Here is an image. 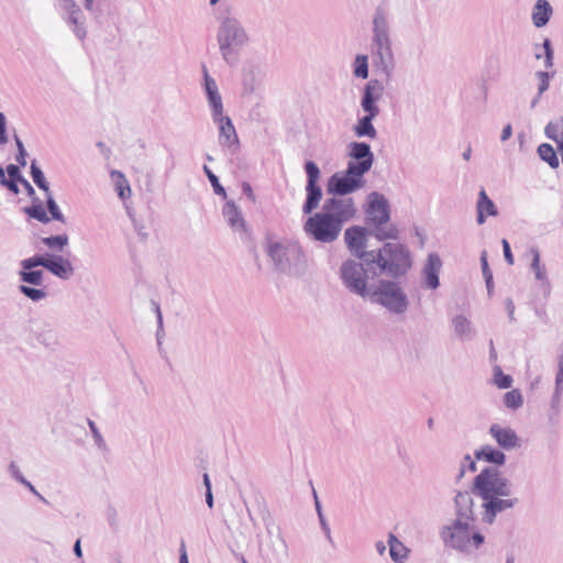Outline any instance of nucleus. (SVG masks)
<instances>
[{"label": "nucleus", "instance_id": "obj_1", "mask_svg": "<svg viewBox=\"0 0 563 563\" xmlns=\"http://www.w3.org/2000/svg\"><path fill=\"white\" fill-rule=\"evenodd\" d=\"M307 174L306 200L302 212L309 214L303 223L305 233L313 241L332 243L338 240L343 225L354 218L356 208L352 198H328L321 211L311 214L320 205L322 189L318 184L320 168L313 161L305 163Z\"/></svg>", "mask_w": 563, "mask_h": 563}, {"label": "nucleus", "instance_id": "obj_2", "mask_svg": "<svg viewBox=\"0 0 563 563\" xmlns=\"http://www.w3.org/2000/svg\"><path fill=\"white\" fill-rule=\"evenodd\" d=\"M472 494L483 500L482 521L493 525L497 515L512 509L519 498L512 496V484L496 466L484 467L473 481Z\"/></svg>", "mask_w": 563, "mask_h": 563}, {"label": "nucleus", "instance_id": "obj_3", "mask_svg": "<svg viewBox=\"0 0 563 563\" xmlns=\"http://www.w3.org/2000/svg\"><path fill=\"white\" fill-rule=\"evenodd\" d=\"M372 277L386 276L399 279L412 267V256L408 247L401 243L385 242L378 250L365 254Z\"/></svg>", "mask_w": 563, "mask_h": 563}, {"label": "nucleus", "instance_id": "obj_4", "mask_svg": "<svg viewBox=\"0 0 563 563\" xmlns=\"http://www.w3.org/2000/svg\"><path fill=\"white\" fill-rule=\"evenodd\" d=\"M266 253L278 273L298 278L307 271V256L298 242H269Z\"/></svg>", "mask_w": 563, "mask_h": 563}, {"label": "nucleus", "instance_id": "obj_5", "mask_svg": "<svg viewBox=\"0 0 563 563\" xmlns=\"http://www.w3.org/2000/svg\"><path fill=\"white\" fill-rule=\"evenodd\" d=\"M372 53L377 58V65L383 74L390 77L394 70V54L391 49L389 14L378 5L373 15Z\"/></svg>", "mask_w": 563, "mask_h": 563}, {"label": "nucleus", "instance_id": "obj_6", "mask_svg": "<svg viewBox=\"0 0 563 563\" xmlns=\"http://www.w3.org/2000/svg\"><path fill=\"white\" fill-rule=\"evenodd\" d=\"M249 40V34L239 19L224 16L220 20L217 42L221 56L229 66L238 64L240 52L247 45Z\"/></svg>", "mask_w": 563, "mask_h": 563}, {"label": "nucleus", "instance_id": "obj_7", "mask_svg": "<svg viewBox=\"0 0 563 563\" xmlns=\"http://www.w3.org/2000/svg\"><path fill=\"white\" fill-rule=\"evenodd\" d=\"M474 521L453 520L440 530V538L444 547L464 554L475 553L485 542V537L474 530Z\"/></svg>", "mask_w": 563, "mask_h": 563}, {"label": "nucleus", "instance_id": "obj_8", "mask_svg": "<svg viewBox=\"0 0 563 563\" xmlns=\"http://www.w3.org/2000/svg\"><path fill=\"white\" fill-rule=\"evenodd\" d=\"M397 280L379 279L376 286H372L367 298L394 314H402L408 310L409 299Z\"/></svg>", "mask_w": 563, "mask_h": 563}, {"label": "nucleus", "instance_id": "obj_9", "mask_svg": "<svg viewBox=\"0 0 563 563\" xmlns=\"http://www.w3.org/2000/svg\"><path fill=\"white\" fill-rule=\"evenodd\" d=\"M366 214L367 223L374 225V229L371 230L373 236H375L379 241L397 239L398 231L396 228L384 227L389 221L390 213L388 200L382 194L373 191L368 195V207L366 210Z\"/></svg>", "mask_w": 563, "mask_h": 563}, {"label": "nucleus", "instance_id": "obj_10", "mask_svg": "<svg viewBox=\"0 0 563 563\" xmlns=\"http://www.w3.org/2000/svg\"><path fill=\"white\" fill-rule=\"evenodd\" d=\"M340 278L351 294L364 299L369 295L372 286L367 285V279L373 277L365 261L345 260L340 267Z\"/></svg>", "mask_w": 563, "mask_h": 563}, {"label": "nucleus", "instance_id": "obj_11", "mask_svg": "<svg viewBox=\"0 0 563 563\" xmlns=\"http://www.w3.org/2000/svg\"><path fill=\"white\" fill-rule=\"evenodd\" d=\"M365 185L364 175L346 166L343 172H336L327 183V194L332 198H347L346 196L363 188Z\"/></svg>", "mask_w": 563, "mask_h": 563}, {"label": "nucleus", "instance_id": "obj_12", "mask_svg": "<svg viewBox=\"0 0 563 563\" xmlns=\"http://www.w3.org/2000/svg\"><path fill=\"white\" fill-rule=\"evenodd\" d=\"M24 333L32 343L42 345L45 349L54 351L59 345L57 330L44 319H30L24 328Z\"/></svg>", "mask_w": 563, "mask_h": 563}, {"label": "nucleus", "instance_id": "obj_13", "mask_svg": "<svg viewBox=\"0 0 563 563\" xmlns=\"http://www.w3.org/2000/svg\"><path fill=\"white\" fill-rule=\"evenodd\" d=\"M349 157L347 166L361 175L369 172L374 164V154L369 144L365 142H351L349 144Z\"/></svg>", "mask_w": 563, "mask_h": 563}, {"label": "nucleus", "instance_id": "obj_14", "mask_svg": "<svg viewBox=\"0 0 563 563\" xmlns=\"http://www.w3.org/2000/svg\"><path fill=\"white\" fill-rule=\"evenodd\" d=\"M367 235H373L371 230L358 225L347 228L344 232V241L347 249L357 260L365 261V264L368 258L363 255L371 253V251L366 250Z\"/></svg>", "mask_w": 563, "mask_h": 563}, {"label": "nucleus", "instance_id": "obj_15", "mask_svg": "<svg viewBox=\"0 0 563 563\" xmlns=\"http://www.w3.org/2000/svg\"><path fill=\"white\" fill-rule=\"evenodd\" d=\"M213 122L219 126V143L230 153L234 154L240 147L239 137L230 117L221 114L212 118Z\"/></svg>", "mask_w": 563, "mask_h": 563}, {"label": "nucleus", "instance_id": "obj_16", "mask_svg": "<svg viewBox=\"0 0 563 563\" xmlns=\"http://www.w3.org/2000/svg\"><path fill=\"white\" fill-rule=\"evenodd\" d=\"M384 92V85L377 79L368 80L362 92L361 108L365 113L379 114L380 110L377 101L380 100Z\"/></svg>", "mask_w": 563, "mask_h": 563}, {"label": "nucleus", "instance_id": "obj_17", "mask_svg": "<svg viewBox=\"0 0 563 563\" xmlns=\"http://www.w3.org/2000/svg\"><path fill=\"white\" fill-rule=\"evenodd\" d=\"M442 260L438 253H430L422 267V280L421 286L424 289L435 290L440 286L439 274L442 268Z\"/></svg>", "mask_w": 563, "mask_h": 563}, {"label": "nucleus", "instance_id": "obj_18", "mask_svg": "<svg viewBox=\"0 0 563 563\" xmlns=\"http://www.w3.org/2000/svg\"><path fill=\"white\" fill-rule=\"evenodd\" d=\"M203 86L208 104L211 110V117H220L223 114L222 97L219 92L216 80L209 75L206 66H203Z\"/></svg>", "mask_w": 563, "mask_h": 563}, {"label": "nucleus", "instance_id": "obj_19", "mask_svg": "<svg viewBox=\"0 0 563 563\" xmlns=\"http://www.w3.org/2000/svg\"><path fill=\"white\" fill-rule=\"evenodd\" d=\"M455 519L460 521H474V500L468 492H457L454 497Z\"/></svg>", "mask_w": 563, "mask_h": 563}, {"label": "nucleus", "instance_id": "obj_20", "mask_svg": "<svg viewBox=\"0 0 563 563\" xmlns=\"http://www.w3.org/2000/svg\"><path fill=\"white\" fill-rule=\"evenodd\" d=\"M264 523H265L267 534L272 539L273 552L278 558H286L288 554L286 541L284 540V538L282 536L279 527L275 523V521L273 520V518L271 517L269 514H267L264 517Z\"/></svg>", "mask_w": 563, "mask_h": 563}, {"label": "nucleus", "instance_id": "obj_21", "mask_svg": "<svg viewBox=\"0 0 563 563\" xmlns=\"http://www.w3.org/2000/svg\"><path fill=\"white\" fill-rule=\"evenodd\" d=\"M222 213L232 230L239 232L243 236L247 235L246 222L240 208L233 201H228L224 205Z\"/></svg>", "mask_w": 563, "mask_h": 563}, {"label": "nucleus", "instance_id": "obj_22", "mask_svg": "<svg viewBox=\"0 0 563 563\" xmlns=\"http://www.w3.org/2000/svg\"><path fill=\"white\" fill-rule=\"evenodd\" d=\"M490 435L496 440L498 445L505 450H511L519 446V439L516 432L510 428H503L494 423L489 428Z\"/></svg>", "mask_w": 563, "mask_h": 563}, {"label": "nucleus", "instance_id": "obj_23", "mask_svg": "<svg viewBox=\"0 0 563 563\" xmlns=\"http://www.w3.org/2000/svg\"><path fill=\"white\" fill-rule=\"evenodd\" d=\"M47 271L54 276L67 280L74 275L75 268L68 258L52 254Z\"/></svg>", "mask_w": 563, "mask_h": 563}, {"label": "nucleus", "instance_id": "obj_24", "mask_svg": "<svg viewBox=\"0 0 563 563\" xmlns=\"http://www.w3.org/2000/svg\"><path fill=\"white\" fill-rule=\"evenodd\" d=\"M553 14V8L548 0H537L533 8L531 20L536 27L545 26Z\"/></svg>", "mask_w": 563, "mask_h": 563}, {"label": "nucleus", "instance_id": "obj_25", "mask_svg": "<svg viewBox=\"0 0 563 563\" xmlns=\"http://www.w3.org/2000/svg\"><path fill=\"white\" fill-rule=\"evenodd\" d=\"M454 333L461 341H470L475 336V328L471 320L464 314H456L452 318Z\"/></svg>", "mask_w": 563, "mask_h": 563}, {"label": "nucleus", "instance_id": "obj_26", "mask_svg": "<svg viewBox=\"0 0 563 563\" xmlns=\"http://www.w3.org/2000/svg\"><path fill=\"white\" fill-rule=\"evenodd\" d=\"M378 114H369L365 113L362 118H360L356 124L353 126V132L357 137H369L375 139L377 136V131L373 125V121L377 118Z\"/></svg>", "mask_w": 563, "mask_h": 563}, {"label": "nucleus", "instance_id": "obj_27", "mask_svg": "<svg viewBox=\"0 0 563 563\" xmlns=\"http://www.w3.org/2000/svg\"><path fill=\"white\" fill-rule=\"evenodd\" d=\"M475 457L495 464L496 467L503 466L506 462L505 453L490 445H485L481 450H477Z\"/></svg>", "mask_w": 563, "mask_h": 563}, {"label": "nucleus", "instance_id": "obj_28", "mask_svg": "<svg viewBox=\"0 0 563 563\" xmlns=\"http://www.w3.org/2000/svg\"><path fill=\"white\" fill-rule=\"evenodd\" d=\"M534 58H544V67L552 68L554 65V51L549 38H544L542 44H534Z\"/></svg>", "mask_w": 563, "mask_h": 563}, {"label": "nucleus", "instance_id": "obj_29", "mask_svg": "<svg viewBox=\"0 0 563 563\" xmlns=\"http://www.w3.org/2000/svg\"><path fill=\"white\" fill-rule=\"evenodd\" d=\"M20 282L24 285L42 286L44 283V272L35 268H21L18 273Z\"/></svg>", "mask_w": 563, "mask_h": 563}, {"label": "nucleus", "instance_id": "obj_30", "mask_svg": "<svg viewBox=\"0 0 563 563\" xmlns=\"http://www.w3.org/2000/svg\"><path fill=\"white\" fill-rule=\"evenodd\" d=\"M389 554L394 562L402 563L407 558L408 549L394 536L388 537Z\"/></svg>", "mask_w": 563, "mask_h": 563}, {"label": "nucleus", "instance_id": "obj_31", "mask_svg": "<svg viewBox=\"0 0 563 563\" xmlns=\"http://www.w3.org/2000/svg\"><path fill=\"white\" fill-rule=\"evenodd\" d=\"M261 69L258 66H251L247 69L243 70V93L252 95L256 89V80L260 75Z\"/></svg>", "mask_w": 563, "mask_h": 563}, {"label": "nucleus", "instance_id": "obj_32", "mask_svg": "<svg viewBox=\"0 0 563 563\" xmlns=\"http://www.w3.org/2000/svg\"><path fill=\"white\" fill-rule=\"evenodd\" d=\"M9 472L11 474V476L16 481L19 482L20 484H22L23 486H25L33 495H35L40 500H42L44 504H48V500L43 496L41 495L37 489L32 485L31 482H29L24 476L23 474L20 472V468L18 467V465L14 463V462H11V464L9 465Z\"/></svg>", "mask_w": 563, "mask_h": 563}, {"label": "nucleus", "instance_id": "obj_33", "mask_svg": "<svg viewBox=\"0 0 563 563\" xmlns=\"http://www.w3.org/2000/svg\"><path fill=\"white\" fill-rule=\"evenodd\" d=\"M23 212L41 223H48L51 220L40 198H37V201H33L31 206L24 207Z\"/></svg>", "mask_w": 563, "mask_h": 563}, {"label": "nucleus", "instance_id": "obj_34", "mask_svg": "<svg viewBox=\"0 0 563 563\" xmlns=\"http://www.w3.org/2000/svg\"><path fill=\"white\" fill-rule=\"evenodd\" d=\"M67 24L71 27L78 40H84L87 35V30L82 22V11L67 14Z\"/></svg>", "mask_w": 563, "mask_h": 563}, {"label": "nucleus", "instance_id": "obj_35", "mask_svg": "<svg viewBox=\"0 0 563 563\" xmlns=\"http://www.w3.org/2000/svg\"><path fill=\"white\" fill-rule=\"evenodd\" d=\"M538 154L539 157L548 163L551 168H558L559 167V158L556 155V152L554 151L553 146L549 143H542L538 147Z\"/></svg>", "mask_w": 563, "mask_h": 563}, {"label": "nucleus", "instance_id": "obj_36", "mask_svg": "<svg viewBox=\"0 0 563 563\" xmlns=\"http://www.w3.org/2000/svg\"><path fill=\"white\" fill-rule=\"evenodd\" d=\"M476 210H481L490 217H496L498 214L497 207L495 206L494 201L487 196L485 189H482L478 194Z\"/></svg>", "mask_w": 563, "mask_h": 563}, {"label": "nucleus", "instance_id": "obj_37", "mask_svg": "<svg viewBox=\"0 0 563 563\" xmlns=\"http://www.w3.org/2000/svg\"><path fill=\"white\" fill-rule=\"evenodd\" d=\"M51 255V253L35 254L31 257L24 258L20 263L21 268H36L41 266L47 269Z\"/></svg>", "mask_w": 563, "mask_h": 563}, {"label": "nucleus", "instance_id": "obj_38", "mask_svg": "<svg viewBox=\"0 0 563 563\" xmlns=\"http://www.w3.org/2000/svg\"><path fill=\"white\" fill-rule=\"evenodd\" d=\"M30 174L34 184L40 189H42L45 194H48L51 191L49 185L46 181L44 173L42 172L41 167L37 165V162L35 159L31 162Z\"/></svg>", "mask_w": 563, "mask_h": 563}, {"label": "nucleus", "instance_id": "obj_39", "mask_svg": "<svg viewBox=\"0 0 563 563\" xmlns=\"http://www.w3.org/2000/svg\"><path fill=\"white\" fill-rule=\"evenodd\" d=\"M42 243L49 250L62 252L68 245L67 234L51 235L42 239Z\"/></svg>", "mask_w": 563, "mask_h": 563}, {"label": "nucleus", "instance_id": "obj_40", "mask_svg": "<svg viewBox=\"0 0 563 563\" xmlns=\"http://www.w3.org/2000/svg\"><path fill=\"white\" fill-rule=\"evenodd\" d=\"M353 75L356 78L367 79L368 78V57L364 54L356 55L353 63Z\"/></svg>", "mask_w": 563, "mask_h": 563}, {"label": "nucleus", "instance_id": "obj_41", "mask_svg": "<svg viewBox=\"0 0 563 563\" xmlns=\"http://www.w3.org/2000/svg\"><path fill=\"white\" fill-rule=\"evenodd\" d=\"M111 177L113 178L114 180V184H115V190L119 195V197L121 199H125L126 198V195L125 192H128V196L131 195V188H130V185L125 178V176L123 175V173L119 172V170H113L111 173Z\"/></svg>", "mask_w": 563, "mask_h": 563}, {"label": "nucleus", "instance_id": "obj_42", "mask_svg": "<svg viewBox=\"0 0 563 563\" xmlns=\"http://www.w3.org/2000/svg\"><path fill=\"white\" fill-rule=\"evenodd\" d=\"M19 291L25 296L27 299L38 302L44 300L47 297V292L43 288L31 287L30 285L21 284L19 286Z\"/></svg>", "mask_w": 563, "mask_h": 563}, {"label": "nucleus", "instance_id": "obj_43", "mask_svg": "<svg viewBox=\"0 0 563 563\" xmlns=\"http://www.w3.org/2000/svg\"><path fill=\"white\" fill-rule=\"evenodd\" d=\"M45 198H46V207L51 214V219L56 220L62 223H65L66 219H65L64 214L62 213V211L59 210V207H58L56 200L54 199L52 191H49L48 194H45Z\"/></svg>", "mask_w": 563, "mask_h": 563}, {"label": "nucleus", "instance_id": "obj_44", "mask_svg": "<svg viewBox=\"0 0 563 563\" xmlns=\"http://www.w3.org/2000/svg\"><path fill=\"white\" fill-rule=\"evenodd\" d=\"M544 133L547 137L553 141H559L563 135V118L550 121L544 129Z\"/></svg>", "mask_w": 563, "mask_h": 563}, {"label": "nucleus", "instance_id": "obj_45", "mask_svg": "<svg viewBox=\"0 0 563 563\" xmlns=\"http://www.w3.org/2000/svg\"><path fill=\"white\" fill-rule=\"evenodd\" d=\"M523 404L522 395L518 389H512L504 395V405L512 410L520 408Z\"/></svg>", "mask_w": 563, "mask_h": 563}, {"label": "nucleus", "instance_id": "obj_46", "mask_svg": "<svg viewBox=\"0 0 563 563\" xmlns=\"http://www.w3.org/2000/svg\"><path fill=\"white\" fill-rule=\"evenodd\" d=\"M313 496H314V503H316V510H317V514H318V518H319V522H320V526H321V529L327 538V540L333 544V539H332V536H331V530H330V527H329V523L322 512V508H321V504L318 499V496H317V493L313 490Z\"/></svg>", "mask_w": 563, "mask_h": 563}, {"label": "nucleus", "instance_id": "obj_47", "mask_svg": "<svg viewBox=\"0 0 563 563\" xmlns=\"http://www.w3.org/2000/svg\"><path fill=\"white\" fill-rule=\"evenodd\" d=\"M203 172L206 176L208 177L214 194L222 196L223 198L227 197V191L224 187L220 184L219 178L213 174V172L207 166L203 165Z\"/></svg>", "mask_w": 563, "mask_h": 563}, {"label": "nucleus", "instance_id": "obj_48", "mask_svg": "<svg viewBox=\"0 0 563 563\" xmlns=\"http://www.w3.org/2000/svg\"><path fill=\"white\" fill-rule=\"evenodd\" d=\"M494 382L500 389L511 387L512 378L510 375L504 374L499 366L494 369Z\"/></svg>", "mask_w": 563, "mask_h": 563}, {"label": "nucleus", "instance_id": "obj_49", "mask_svg": "<svg viewBox=\"0 0 563 563\" xmlns=\"http://www.w3.org/2000/svg\"><path fill=\"white\" fill-rule=\"evenodd\" d=\"M553 75L554 73L550 74L543 70H539L536 73V77L539 80L538 97H540L543 92H545L549 89V80Z\"/></svg>", "mask_w": 563, "mask_h": 563}, {"label": "nucleus", "instance_id": "obj_50", "mask_svg": "<svg viewBox=\"0 0 563 563\" xmlns=\"http://www.w3.org/2000/svg\"><path fill=\"white\" fill-rule=\"evenodd\" d=\"M88 426H89V429H90V431L92 433V437H93L96 445L100 450L106 451L107 450L106 441H104L103 437L101 435V433H100L98 427L96 426V423L92 420H88Z\"/></svg>", "mask_w": 563, "mask_h": 563}, {"label": "nucleus", "instance_id": "obj_51", "mask_svg": "<svg viewBox=\"0 0 563 563\" xmlns=\"http://www.w3.org/2000/svg\"><path fill=\"white\" fill-rule=\"evenodd\" d=\"M4 172L8 174L7 180L22 181L24 176L21 173L20 166L15 164H9Z\"/></svg>", "mask_w": 563, "mask_h": 563}, {"label": "nucleus", "instance_id": "obj_52", "mask_svg": "<svg viewBox=\"0 0 563 563\" xmlns=\"http://www.w3.org/2000/svg\"><path fill=\"white\" fill-rule=\"evenodd\" d=\"M59 7L65 14L76 13L81 10L75 0H59Z\"/></svg>", "mask_w": 563, "mask_h": 563}, {"label": "nucleus", "instance_id": "obj_53", "mask_svg": "<svg viewBox=\"0 0 563 563\" xmlns=\"http://www.w3.org/2000/svg\"><path fill=\"white\" fill-rule=\"evenodd\" d=\"M481 266L484 279H493V273L488 266L486 251H483L481 254Z\"/></svg>", "mask_w": 563, "mask_h": 563}, {"label": "nucleus", "instance_id": "obj_54", "mask_svg": "<svg viewBox=\"0 0 563 563\" xmlns=\"http://www.w3.org/2000/svg\"><path fill=\"white\" fill-rule=\"evenodd\" d=\"M560 406H561V394L553 393L551 398V406H550V418L552 419L553 416H558L560 412Z\"/></svg>", "mask_w": 563, "mask_h": 563}, {"label": "nucleus", "instance_id": "obj_55", "mask_svg": "<svg viewBox=\"0 0 563 563\" xmlns=\"http://www.w3.org/2000/svg\"><path fill=\"white\" fill-rule=\"evenodd\" d=\"M7 117L3 112H0V145H4L7 144Z\"/></svg>", "mask_w": 563, "mask_h": 563}, {"label": "nucleus", "instance_id": "obj_56", "mask_svg": "<svg viewBox=\"0 0 563 563\" xmlns=\"http://www.w3.org/2000/svg\"><path fill=\"white\" fill-rule=\"evenodd\" d=\"M501 244H503V251H504L505 261L509 265H512L514 264V255H512V252H511V249H510V245H509L508 241L506 239H503Z\"/></svg>", "mask_w": 563, "mask_h": 563}, {"label": "nucleus", "instance_id": "obj_57", "mask_svg": "<svg viewBox=\"0 0 563 563\" xmlns=\"http://www.w3.org/2000/svg\"><path fill=\"white\" fill-rule=\"evenodd\" d=\"M153 305L155 306V312L157 317V341L158 344L161 343V332H163V316L159 308V305L153 301Z\"/></svg>", "mask_w": 563, "mask_h": 563}, {"label": "nucleus", "instance_id": "obj_58", "mask_svg": "<svg viewBox=\"0 0 563 563\" xmlns=\"http://www.w3.org/2000/svg\"><path fill=\"white\" fill-rule=\"evenodd\" d=\"M20 184L24 187L27 196L33 200V201H37V196H36V192L33 188V186L29 183V180L24 177L22 181H20Z\"/></svg>", "mask_w": 563, "mask_h": 563}, {"label": "nucleus", "instance_id": "obj_59", "mask_svg": "<svg viewBox=\"0 0 563 563\" xmlns=\"http://www.w3.org/2000/svg\"><path fill=\"white\" fill-rule=\"evenodd\" d=\"M18 184H20V183L16 180H7V178H5L2 184V187L7 188L13 195H18L20 192Z\"/></svg>", "mask_w": 563, "mask_h": 563}, {"label": "nucleus", "instance_id": "obj_60", "mask_svg": "<svg viewBox=\"0 0 563 563\" xmlns=\"http://www.w3.org/2000/svg\"><path fill=\"white\" fill-rule=\"evenodd\" d=\"M85 9L96 16L101 14V10L99 9L98 4L95 3V0H85Z\"/></svg>", "mask_w": 563, "mask_h": 563}, {"label": "nucleus", "instance_id": "obj_61", "mask_svg": "<svg viewBox=\"0 0 563 563\" xmlns=\"http://www.w3.org/2000/svg\"><path fill=\"white\" fill-rule=\"evenodd\" d=\"M505 308H506V311L508 313L509 320L511 322L515 321V303H514L512 299L507 298L505 300Z\"/></svg>", "mask_w": 563, "mask_h": 563}, {"label": "nucleus", "instance_id": "obj_62", "mask_svg": "<svg viewBox=\"0 0 563 563\" xmlns=\"http://www.w3.org/2000/svg\"><path fill=\"white\" fill-rule=\"evenodd\" d=\"M532 254V262H531V268L536 272L538 268L541 267L540 265V253L537 249L531 250Z\"/></svg>", "mask_w": 563, "mask_h": 563}, {"label": "nucleus", "instance_id": "obj_63", "mask_svg": "<svg viewBox=\"0 0 563 563\" xmlns=\"http://www.w3.org/2000/svg\"><path fill=\"white\" fill-rule=\"evenodd\" d=\"M461 463L465 464V468H467L471 472L476 471V462L471 457V455L466 454L463 457V461Z\"/></svg>", "mask_w": 563, "mask_h": 563}, {"label": "nucleus", "instance_id": "obj_64", "mask_svg": "<svg viewBox=\"0 0 563 563\" xmlns=\"http://www.w3.org/2000/svg\"><path fill=\"white\" fill-rule=\"evenodd\" d=\"M242 191L251 201H255V195L249 183L244 181L242 184Z\"/></svg>", "mask_w": 563, "mask_h": 563}]
</instances>
